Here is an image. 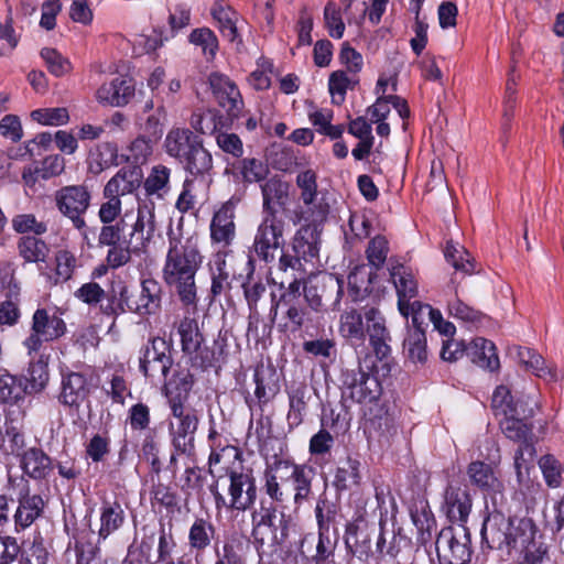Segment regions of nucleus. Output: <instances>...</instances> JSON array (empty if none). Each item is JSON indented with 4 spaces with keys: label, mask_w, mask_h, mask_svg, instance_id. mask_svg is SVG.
<instances>
[{
    "label": "nucleus",
    "mask_w": 564,
    "mask_h": 564,
    "mask_svg": "<svg viewBox=\"0 0 564 564\" xmlns=\"http://www.w3.org/2000/svg\"><path fill=\"white\" fill-rule=\"evenodd\" d=\"M161 284L152 278L142 280L141 290L138 300H135L134 313L140 316L155 314L161 307Z\"/></svg>",
    "instance_id": "obj_34"
},
{
    "label": "nucleus",
    "mask_w": 564,
    "mask_h": 564,
    "mask_svg": "<svg viewBox=\"0 0 564 564\" xmlns=\"http://www.w3.org/2000/svg\"><path fill=\"white\" fill-rule=\"evenodd\" d=\"M234 173L245 183H263L269 177L270 169L265 162L256 158H245L231 166Z\"/></svg>",
    "instance_id": "obj_39"
},
{
    "label": "nucleus",
    "mask_w": 564,
    "mask_h": 564,
    "mask_svg": "<svg viewBox=\"0 0 564 564\" xmlns=\"http://www.w3.org/2000/svg\"><path fill=\"white\" fill-rule=\"evenodd\" d=\"M337 541V529H333V532H318V542L315 554L313 555V560L316 564H323L334 556Z\"/></svg>",
    "instance_id": "obj_61"
},
{
    "label": "nucleus",
    "mask_w": 564,
    "mask_h": 564,
    "mask_svg": "<svg viewBox=\"0 0 564 564\" xmlns=\"http://www.w3.org/2000/svg\"><path fill=\"white\" fill-rule=\"evenodd\" d=\"M443 510L452 522L465 523L471 510V498L468 490L449 484L444 492Z\"/></svg>",
    "instance_id": "obj_22"
},
{
    "label": "nucleus",
    "mask_w": 564,
    "mask_h": 564,
    "mask_svg": "<svg viewBox=\"0 0 564 564\" xmlns=\"http://www.w3.org/2000/svg\"><path fill=\"white\" fill-rule=\"evenodd\" d=\"M66 323L56 311L37 308L32 316L30 335L24 339L23 346L28 354L37 352L44 343L53 341L66 334Z\"/></svg>",
    "instance_id": "obj_9"
},
{
    "label": "nucleus",
    "mask_w": 564,
    "mask_h": 564,
    "mask_svg": "<svg viewBox=\"0 0 564 564\" xmlns=\"http://www.w3.org/2000/svg\"><path fill=\"white\" fill-rule=\"evenodd\" d=\"M89 392L86 377L70 372L63 378L59 401L64 405L78 408L88 398Z\"/></svg>",
    "instance_id": "obj_33"
},
{
    "label": "nucleus",
    "mask_w": 564,
    "mask_h": 564,
    "mask_svg": "<svg viewBox=\"0 0 564 564\" xmlns=\"http://www.w3.org/2000/svg\"><path fill=\"white\" fill-rule=\"evenodd\" d=\"M155 231L154 208L148 205L139 206L137 219L132 226L131 237L138 235L143 241H149Z\"/></svg>",
    "instance_id": "obj_53"
},
{
    "label": "nucleus",
    "mask_w": 564,
    "mask_h": 564,
    "mask_svg": "<svg viewBox=\"0 0 564 564\" xmlns=\"http://www.w3.org/2000/svg\"><path fill=\"white\" fill-rule=\"evenodd\" d=\"M213 19L217 22V28L221 35L232 43L239 51L242 48L241 33L245 28V22L240 19L239 14L223 0H217L210 9Z\"/></svg>",
    "instance_id": "obj_18"
},
{
    "label": "nucleus",
    "mask_w": 564,
    "mask_h": 564,
    "mask_svg": "<svg viewBox=\"0 0 564 564\" xmlns=\"http://www.w3.org/2000/svg\"><path fill=\"white\" fill-rule=\"evenodd\" d=\"M158 534V562L166 563L169 560H174L175 557H172V553L176 547V540L173 533V524L170 523L166 527L161 523Z\"/></svg>",
    "instance_id": "obj_62"
},
{
    "label": "nucleus",
    "mask_w": 564,
    "mask_h": 564,
    "mask_svg": "<svg viewBox=\"0 0 564 564\" xmlns=\"http://www.w3.org/2000/svg\"><path fill=\"white\" fill-rule=\"evenodd\" d=\"M227 477L229 480V500L218 490V482L223 477H218L210 486V492L214 496L216 509L221 510L226 508L237 511L250 509L257 499V486L253 471L242 466L239 468L232 467L227 470Z\"/></svg>",
    "instance_id": "obj_4"
},
{
    "label": "nucleus",
    "mask_w": 564,
    "mask_h": 564,
    "mask_svg": "<svg viewBox=\"0 0 564 564\" xmlns=\"http://www.w3.org/2000/svg\"><path fill=\"white\" fill-rule=\"evenodd\" d=\"M444 254L456 271L465 274H471L475 271L470 254L464 247L447 242Z\"/></svg>",
    "instance_id": "obj_56"
},
{
    "label": "nucleus",
    "mask_w": 564,
    "mask_h": 564,
    "mask_svg": "<svg viewBox=\"0 0 564 564\" xmlns=\"http://www.w3.org/2000/svg\"><path fill=\"white\" fill-rule=\"evenodd\" d=\"M389 253V243L386 237L376 236L373 237L367 247L366 254L370 265L376 270L383 267Z\"/></svg>",
    "instance_id": "obj_63"
},
{
    "label": "nucleus",
    "mask_w": 564,
    "mask_h": 564,
    "mask_svg": "<svg viewBox=\"0 0 564 564\" xmlns=\"http://www.w3.org/2000/svg\"><path fill=\"white\" fill-rule=\"evenodd\" d=\"M278 467L285 469L288 481H292L294 503L300 507L312 494L313 469L305 465H295L288 460H278Z\"/></svg>",
    "instance_id": "obj_21"
},
{
    "label": "nucleus",
    "mask_w": 564,
    "mask_h": 564,
    "mask_svg": "<svg viewBox=\"0 0 564 564\" xmlns=\"http://www.w3.org/2000/svg\"><path fill=\"white\" fill-rule=\"evenodd\" d=\"M216 538V528L214 523L206 518H196L191 524L187 534V545L196 558L204 554L212 546Z\"/></svg>",
    "instance_id": "obj_28"
},
{
    "label": "nucleus",
    "mask_w": 564,
    "mask_h": 564,
    "mask_svg": "<svg viewBox=\"0 0 564 564\" xmlns=\"http://www.w3.org/2000/svg\"><path fill=\"white\" fill-rule=\"evenodd\" d=\"M172 365L170 344L163 337L150 338L140 350L139 368L147 378L165 382Z\"/></svg>",
    "instance_id": "obj_13"
},
{
    "label": "nucleus",
    "mask_w": 564,
    "mask_h": 564,
    "mask_svg": "<svg viewBox=\"0 0 564 564\" xmlns=\"http://www.w3.org/2000/svg\"><path fill=\"white\" fill-rule=\"evenodd\" d=\"M143 182V172L141 166L126 165L122 166L105 185L104 191L109 195L112 194L121 197L134 193Z\"/></svg>",
    "instance_id": "obj_23"
},
{
    "label": "nucleus",
    "mask_w": 564,
    "mask_h": 564,
    "mask_svg": "<svg viewBox=\"0 0 564 564\" xmlns=\"http://www.w3.org/2000/svg\"><path fill=\"white\" fill-rule=\"evenodd\" d=\"M491 408L494 414L496 417H499V420L511 415H533V410L529 409L522 399L514 400L510 390L506 386H499L494 391Z\"/></svg>",
    "instance_id": "obj_24"
},
{
    "label": "nucleus",
    "mask_w": 564,
    "mask_h": 564,
    "mask_svg": "<svg viewBox=\"0 0 564 564\" xmlns=\"http://www.w3.org/2000/svg\"><path fill=\"white\" fill-rule=\"evenodd\" d=\"M373 368L372 357L366 356L356 367L343 369L340 375L343 395L357 403L377 401L382 393V387L373 373Z\"/></svg>",
    "instance_id": "obj_5"
},
{
    "label": "nucleus",
    "mask_w": 564,
    "mask_h": 564,
    "mask_svg": "<svg viewBox=\"0 0 564 564\" xmlns=\"http://www.w3.org/2000/svg\"><path fill=\"white\" fill-rule=\"evenodd\" d=\"M360 466L359 459L351 456L338 462L333 480V486L337 491L350 490L360 485Z\"/></svg>",
    "instance_id": "obj_35"
},
{
    "label": "nucleus",
    "mask_w": 564,
    "mask_h": 564,
    "mask_svg": "<svg viewBox=\"0 0 564 564\" xmlns=\"http://www.w3.org/2000/svg\"><path fill=\"white\" fill-rule=\"evenodd\" d=\"M261 216L252 248L259 259L272 262L275 260L276 252L284 246L286 223L283 217Z\"/></svg>",
    "instance_id": "obj_12"
},
{
    "label": "nucleus",
    "mask_w": 564,
    "mask_h": 564,
    "mask_svg": "<svg viewBox=\"0 0 564 564\" xmlns=\"http://www.w3.org/2000/svg\"><path fill=\"white\" fill-rule=\"evenodd\" d=\"M209 84L218 105L228 117L238 118L243 108V101L236 84L219 73L210 74Z\"/></svg>",
    "instance_id": "obj_17"
},
{
    "label": "nucleus",
    "mask_w": 564,
    "mask_h": 564,
    "mask_svg": "<svg viewBox=\"0 0 564 564\" xmlns=\"http://www.w3.org/2000/svg\"><path fill=\"white\" fill-rule=\"evenodd\" d=\"M188 41L191 44L199 46L202 48L203 55L208 61L216 56L219 42L214 31H212L209 28L194 29L188 36Z\"/></svg>",
    "instance_id": "obj_54"
},
{
    "label": "nucleus",
    "mask_w": 564,
    "mask_h": 564,
    "mask_svg": "<svg viewBox=\"0 0 564 564\" xmlns=\"http://www.w3.org/2000/svg\"><path fill=\"white\" fill-rule=\"evenodd\" d=\"M432 306L423 304L420 301H413L408 304V311L400 312L405 318H411L408 324L409 329H417L425 332L429 326L427 319L430 321V312Z\"/></svg>",
    "instance_id": "obj_59"
},
{
    "label": "nucleus",
    "mask_w": 564,
    "mask_h": 564,
    "mask_svg": "<svg viewBox=\"0 0 564 564\" xmlns=\"http://www.w3.org/2000/svg\"><path fill=\"white\" fill-rule=\"evenodd\" d=\"M31 117L44 126H62L69 120L68 110L64 107L36 109Z\"/></svg>",
    "instance_id": "obj_64"
},
{
    "label": "nucleus",
    "mask_w": 564,
    "mask_h": 564,
    "mask_svg": "<svg viewBox=\"0 0 564 564\" xmlns=\"http://www.w3.org/2000/svg\"><path fill=\"white\" fill-rule=\"evenodd\" d=\"M296 185L301 189V199L306 209L302 210L304 215H311V210L315 209V199L317 196V175L313 170H305L296 176Z\"/></svg>",
    "instance_id": "obj_51"
},
{
    "label": "nucleus",
    "mask_w": 564,
    "mask_h": 564,
    "mask_svg": "<svg viewBox=\"0 0 564 564\" xmlns=\"http://www.w3.org/2000/svg\"><path fill=\"white\" fill-rule=\"evenodd\" d=\"M133 96L134 86L131 79L121 76L104 83L95 94L97 102L106 107H123L129 104Z\"/></svg>",
    "instance_id": "obj_20"
},
{
    "label": "nucleus",
    "mask_w": 564,
    "mask_h": 564,
    "mask_svg": "<svg viewBox=\"0 0 564 564\" xmlns=\"http://www.w3.org/2000/svg\"><path fill=\"white\" fill-rule=\"evenodd\" d=\"M380 528L364 519H357L346 527L345 544L348 551L360 560H367L372 554V539H378Z\"/></svg>",
    "instance_id": "obj_16"
},
{
    "label": "nucleus",
    "mask_w": 564,
    "mask_h": 564,
    "mask_svg": "<svg viewBox=\"0 0 564 564\" xmlns=\"http://www.w3.org/2000/svg\"><path fill=\"white\" fill-rule=\"evenodd\" d=\"M338 330L347 339L364 340L368 335L376 357L380 360L391 351V336L386 319L377 307L366 306L362 312L356 308L345 310L339 318Z\"/></svg>",
    "instance_id": "obj_2"
},
{
    "label": "nucleus",
    "mask_w": 564,
    "mask_h": 564,
    "mask_svg": "<svg viewBox=\"0 0 564 564\" xmlns=\"http://www.w3.org/2000/svg\"><path fill=\"white\" fill-rule=\"evenodd\" d=\"M169 248L162 269L165 284L177 294L184 306H197V288L195 276L204 256L196 236L184 237L169 232Z\"/></svg>",
    "instance_id": "obj_1"
},
{
    "label": "nucleus",
    "mask_w": 564,
    "mask_h": 564,
    "mask_svg": "<svg viewBox=\"0 0 564 564\" xmlns=\"http://www.w3.org/2000/svg\"><path fill=\"white\" fill-rule=\"evenodd\" d=\"M286 393L289 397L288 423L291 427H296L306 415L311 392L304 382H292Z\"/></svg>",
    "instance_id": "obj_30"
},
{
    "label": "nucleus",
    "mask_w": 564,
    "mask_h": 564,
    "mask_svg": "<svg viewBox=\"0 0 564 564\" xmlns=\"http://www.w3.org/2000/svg\"><path fill=\"white\" fill-rule=\"evenodd\" d=\"M53 199L56 209L72 223L74 228L78 230L86 228L85 214L91 200V194L86 185L62 186L55 191Z\"/></svg>",
    "instance_id": "obj_8"
},
{
    "label": "nucleus",
    "mask_w": 564,
    "mask_h": 564,
    "mask_svg": "<svg viewBox=\"0 0 564 564\" xmlns=\"http://www.w3.org/2000/svg\"><path fill=\"white\" fill-rule=\"evenodd\" d=\"M435 546L440 564H464L470 561V534L463 524L443 528L437 534Z\"/></svg>",
    "instance_id": "obj_10"
},
{
    "label": "nucleus",
    "mask_w": 564,
    "mask_h": 564,
    "mask_svg": "<svg viewBox=\"0 0 564 564\" xmlns=\"http://www.w3.org/2000/svg\"><path fill=\"white\" fill-rule=\"evenodd\" d=\"M126 214L123 217L118 219L116 223L111 224H102L98 235V246L99 247H110L123 243V241H128L124 238V230L127 227Z\"/></svg>",
    "instance_id": "obj_55"
},
{
    "label": "nucleus",
    "mask_w": 564,
    "mask_h": 564,
    "mask_svg": "<svg viewBox=\"0 0 564 564\" xmlns=\"http://www.w3.org/2000/svg\"><path fill=\"white\" fill-rule=\"evenodd\" d=\"M44 501L39 495H25L20 497L19 506L14 513L15 527L29 528L42 513Z\"/></svg>",
    "instance_id": "obj_42"
},
{
    "label": "nucleus",
    "mask_w": 564,
    "mask_h": 564,
    "mask_svg": "<svg viewBox=\"0 0 564 564\" xmlns=\"http://www.w3.org/2000/svg\"><path fill=\"white\" fill-rule=\"evenodd\" d=\"M20 467L30 478L42 480L53 470V463L43 449L30 447L20 456Z\"/></svg>",
    "instance_id": "obj_29"
},
{
    "label": "nucleus",
    "mask_w": 564,
    "mask_h": 564,
    "mask_svg": "<svg viewBox=\"0 0 564 564\" xmlns=\"http://www.w3.org/2000/svg\"><path fill=\"white\" fill-rule=\"evenodd\" d=\"M194 383L195 379L189 369L176 370L169 382H165L169 405H186Z\"/></svg>",
    "instance_id": "obj_31"
},
{
    "label": "nucleus",
    "mask_w": 564,
    "mask_h": 564,
    "mask_svg": "<svg viewBox=\"0 0 564 564\" xmlns=\"http://www.w3.org/2000/svg\"><path fill=\"white\" fill-rule=\"evenodd\" d=\"M23 380L28 386L29 393L42 391L48 382L47 364L42 359L30 362L26 376Z\"/></svg>",
    "instance_id": "obj_57"
},
{
    "label": "nucleus",
    "mask_w": 564,
    "mask_h": 564,
    "mask_svg": "<svg viewBox=\"0 0 564 564\" xmlns=\"http://www.w3.org/2000/svg\"><path fill=\"white\" fill-rule=\"evenodd\" d=\"M356 83L357 80L349 77L344 70L332 73L328 79V89L332 95L333 104H343L347 89L352 88Z\"/></svg>",
    "instance_id": "obj_60"
},
{
    "label": "nucleus",
    "mask_w": 564,
    "mask_h": 564,
    "mask_svg": "<svg viewBox=\"0 0 564 564\" xmlns=\"http://www.w3.org/2000/svg\"><path fill=\"white\" fill-rule=\"evenodd\" d=\"M26 393H29V389L22 378L8 372L0 376V402L14 404Z\"/></svg>",
    "instance_id": "obj_50"
},
{
    "label": "nucleus",
    "mask_w": 564,
    "mask_h": 564,
    "mask_svg": "<svg viewBox=\"0 0 564 564\" xmlns=\"http://www.w3.org/2000/svg\"><path fill=\"white\" fill-rule=\"evenodd\" d=\"M467 355L474 364L489 371H495L500 366L494 343L486 338H475L468 346Z\"/></svg>",
    "instance_id": "obj_37"
},
{
    "label": "nucleus",
    "mask_w": 564,
    "mask_h": 564,
    "mask_svg": "<svg viewBox=\"0 0 564 564\" xmlns=\"http://www.w3.org/2000/svg\"><path fill=\"white\" fill-rule=\"evenodd\" d=\"M410 549V541L404 535L395 532L388 534L380 527L376 541V553L382 564H412L406 558Z\"/></svg>",
    "instance_id": "obj_19"
},
{
    "label": "nucleus",
    "mask_w": 564,
    "mask_h": 564,
    "mask_svg": "<svg viewBox=\"0 0 564 564\" xmlns=\"http://www.w3.org/2000/svg\"><path fill=\"white\" fill-rule=\"evenodd\" d=\"M240 199L232 196L225 202L213 215L209 231L212 243L228 248L236 238V207Z\"/></svg>",
    "instance_id": "obj_14"
},
{
    "label": "nucleus",
    "mask_w": 564,
    "mask_h": 564,
    "mask_svg": "<svg viewBox=\"0 0 564 564\" xmlns=\"http://www.w3.org/2000/svg\"><path fill=\"white\" fill-rule=\"evenodd\" d=\"M467 475L471 485L478 487L484 492L500 486V479L494 468L484 462H471L467 467Z\"/></svg>",
    "instance_id": "obj_44"
},
{
    "label": "nucleus",
    "mask_w": 564,
    "mask_h": 564,
    "mask_svg": "<svg viewBox=\"0 0 564 564\" xmlns=\"http://www.w3.org/2000/svg\"><path fill=\"white\" fill-rule=\"evenodd\" d=\"M181 163L184 165L185 171L194 176H205L213 170V156L204 148L202 140Z\"/></svg>",
    "instance_id": "obj_43"
},
{
    "label": "nucleus",
    "mask_w": 564,
    "mask_h": 564,
    "mask_svg": "<svg viewBox=\"0 0 564 564\" xmlns=\"http://www.w3.org/2000/svg\"><path fill=\"white\" fill-rule=\"evenodd\" d=\"M252 536L259 546L282 545L289 538L291 528L294 525L290 516L270 503H260L259 510L252 512Z\"/></svg>",
    "instance_id": "obj_6"
},
{
    "label": "nucleus",
    "mask_w": 564,
    "mask_h": 564,
    "mask_svg": "<svg viewBox=\"0 0 564 564\" xmlns=\"http://www.w3.org/2000/svg\"><path fill=\"white\" fill-rule=\"evenodd\" d=\"M19 256L28 263L46 262L50 254V246L39 236L25 235L17 242Z\"/></svg>",
    "instance_id": "obj_40"
},
{
    "label": "nucleus",
    "mask_w": 564,
    "mask_h": 564,
    "mask_svg": "<svg viewBox=\"0 0 564 564\" xmlns=\"http://www.w3.org/2000/svg\"><path fill=\"white\" fill-rule=\"evenodd\" d=\"M177 332L184 354L192 355L200 349L204 337L195 318L184 317L178 324Z\"/></svg>",
    "instance_id": "obj_46"
},
{
    "label": "nucleus",
    "mask_w": 564,
    "mask_h": 564,
    "mask_svg": "<svg viewBox=\"0 0 564 564\" xmlns=\"http://www.w3.org/2000/svg\"><path fill=\"white\" fill-rule=\"evenodd\" d=\"M262 196L261 215L283 217L291 202V185L280 175H272L260 184Z\"/></svg>",
    "instance_id": "obj_15"
},
{
    "label": "nucleus",
    "mask_w": 564,
    "mask_h": 564,
    "mask_svg": "<svg viewBox=\"0 0 564 564\" xmlns=\"http://www.w3.org/2000/svg\"><path fill=\"white\" fill-rule=\"evenodd\" d=\"M390 278L398 295V308L400 312L408 311V304L417 295V283L412 272L403 264L390 268Z\"/></svg>",
    "instance_id": "obj_25"
},
{
    "label": "nucleus",
    "mask_w": 564,
    "mask_h": 564,
    "mask_svg": "<svg viewBox=\"0 0 564 564\" xmlns=\"http://www.w3.org/2000/svg\"><path fill=\"white\" fill-rule=\"evenodd\" d=\"M529 417L530 416L511 415L506 419H500V429L508 438L519 444L530 443L529 435L531 434L532 427L524 422V420Z\"/></svg>",
    "instance_id": "obj_52"
},
{
    "label": "nucleus",
    "mask_w": 564,
    "mask_h": 564,
    "mask_svg": "<svg viewBox=\"0 0 564 564\" xmlns=\"http://www.w3.org/2000/svg\"><path fill=\"white\" fill-rule=\"evenodd\" d=\"M199 141V137L189 129L173 128L164 139V150L169 156L181 162Z\"/></svg>",
    "instance_id": "obj_27"
},
{
    "label": "nucleus",
    "mask_w": 564,
    "mask_h": 564,
    "mask_svg": "<svg viewBox=\"0 0 564 564\" xmlns=\"http://www.w3.org/2000/svg\"><path fill=\"white\" fill-rule=\"evenodd\" d=\"M171 169L163 165H153L148 174L143 177V187L148 196H155L158 198H164L171 189Z\"/></svg>",
    "instance_id": "obj_41"
},
{
    "label": "nucleus",
    "mask_w": 564,
    "mask_h": 564,
    "mask_svg": "<svg viewBox=\"0 0 564 564\" xmlns=\"http://www.w3.org/2000/svg\"><path fill=\"white\" fill-rule=\"evenodd\" d=\"M525 542H517V549L521 550V555L517 564H542L547 557V546L545 543L535 540V525L531 521V534Z\"/></svg>",
    "instance_id": "obj_45"
},
{
    "label": "nucleus",
    "mask_w": 564,
    "mask_h": 564,
    "mask_svg": "<svg viewBox=\"0 0 564 564\" xmlns=\"http://www.w3.org/2000/svg\"><path fill=\"white\" fill-rule=\"evenodd\" d=\"M12 229L17 234L25 236V234H32L31 236H42L47 231V224L37 220L34 214H18L11 220Z\"/></svg>",
    "instance_id": "obj_58"
},
{
    "label": "nucleus",
    "mask_w": 564,
    "mask_h": 564,
    "mask_svg": "<svg viewBox=\"0 0 564 564\" xmlns=\"http://www.w3.org/2000/svg\"><path fill=\"white\" fill-rule=\"evenodd\" d=\"M227 252L218 250L209 264L212 274V288L210 292L214 296H218L224 293L230 286L229 271L226 262Z\"/></svg>",
    "instance_id": "obj_47"
},
{
    "label": "nucleus",
    "mask_w": 564,
    "mask_h": 564,
    "mask_svg": "<svg viewBox=\"0 0 564 564\" xmlns=\"http://www.w3.org/2000/svg\"><path fill=\"white\" fill-rule=\"evenodd\" d=\"M24 447L25 440L21 425L7 416L3 426H0V451L6 455L20 457L25 451Z\"/></svg>",
    "instance_id": "obj_36"
},
{
    "label": "nucleus",
    "mask_w": 564,
    "mask_h": 564,
    "mask_svg": "<svg viewBox=\"0 0 564 564\" xmlns=\"http://www.w3.org/2000/svg\"><path fill=\"white\" fill-rule=\"evenodd\" d=\"M328 213V204L321 200L315 206V209L311 210V215H304V213L295 214V224L302 220H305L307 224L302 225L295 232L292 239V250L295 254L301 257L305 263L312 262L318 257L321 226L326 220Z\"/></svg>",
    "instance_id": "obj_7"
},
{
    "label": "nucleus",
    "mask_w": 564,
    "mask_h": 564,
    "mask_svg": "<svg viewBox=\"0 0 564 564\" xmlns=\"http://www.w3.org/2000/svg\"><path fill=\"white\" fill-rule=\"evenodd\" d=\"M403 352L412 362L424 364L429 354L425 332L409 329L403 340Z\"/></svg>",
    "instance_id": "obj_49"
},
{
    "label": "nucleus",
    "mask_w": 564,
    "mask_h": 564,
    "mask_svg": "<svg viewBox=\"0 0 564 564\" xmlns=\"http://www.w3.org/2000/svg\"><path fill=\"white\" fill-rule=\"evenodd\" d=\"M516 351L519 362L524 366L527 370L532 371L535 376L545 380L556 381L558 379L557 369L546 366L544 358L534 349L518 346Z\"/></svg>",
    "instance_id": "obj_38"
},
{
    "label": "nucleus",
    "mask_w": 564,
    "mask_h": 564,
    "mask_svg": "<svg viewBox=\"0 0 564 564\" xmlns=\"http://www.w3.org/2000/svg\"><path fill=\"white\" fill-rule=\"evenodd\" d=\"M99 521L98 541L100 542L107 540L112 533L123 527L126 522V512L121 503L117 500L102 501Z\"/></svg>",
    "instance_id": "obj_32"
},
{
    "label": "nucleus",
    "mask_w": 564,
    "mask_h": 564,
    "mask_svg": "<svg viewBox=\"0 0 564 564\" xmlns=\"http://www.w3.org/2000/svg\"><path fill=\"white\" fill-rule=\"evenodd\" d=\"M279 308H283L284 323L280 324V327L284 332H299L305 325L306 322L312 321L310 316V310L305 305V300L293 301L285 299L284 302H276L272 306V313L275 316Z\"/></svg>",
    "instance_id": "obj_26"
},
{
    "label": "nucleus",
    "mask_w": 564,
    "mask_h": 564,
    "mask_svg": "<svg viewBox=\"0 0 564 564\" xmlns=\"http://www.w3.org/2000/svg\"><path fill=\"white\" fill-rule=\"evenodd\" d=\"M172 420L169 431L172 445L176 453L192 455L194 452V435L198 427L197 411L187 405H169Z\"/></svg>",
    "instance_id": "obj_11"
},
{
    "label": "nucleus",
    "mask_w": 564,
    "mask_h": 564,
    "mask_svg": "<svg viewBox=\"0 0 564 564\" xmlns=\"http://www.w3.org/2000/svg\"><path fill=\"white\" fill-rule=\"evenodd\" d=\"M531 534V519H511L500 511H491L484 520L481 544L489 550L510 553L517 542H525Z\"/></svg>",
    "instance_id": "obj_3"
},
{
    "label": "nucleus",
    "mask_w": 564,
    "mask_h": 564,
    "mask_svg": "<svg viewBox=\"0 0 564 564\" xmlns=\"http://www.w3.org/2000/svg\"><path fill=\"white\" fill-rule=\"evenodd\" d=\"M288 482L285 469L278 467V462L264 471V491L272 501L283 502L288 494L283 490V486Z\"/></svg>",
    "instance_id": "obj_48"
}]
</instances>
